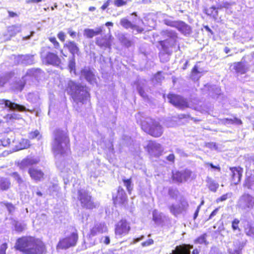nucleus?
<instances>
[{"label": "nucleus", "instance_id": "obj_1", "mask_svg": "<svg viewBox=\"0 0 254 254\" xmlns=\"http://www.w3.org/2000/svg\"><path fill=\"white\" fill-rule=\"evenodd\" d=\"M15 247L26 254H42L46 251L44 243L40 240L32 237L18 239Z\"/></svg>", "mask_w": 254, "mask_h": 254}, {"label": "nucleus", "instance_id": "obj_2", "mask_svg": "<svg viewBox=\"0 0 254 254\" xmlns=\"http://www.w3.org/2000/svg\"><path fill=\"white\" fill-rule=\"evenodd\" d=\"M68 142L69 139L65 131L60 129L55 131L52 149L57 159L67 152Z\"/></svg>", "mask_w": 254, "mask_h": 254}, {"label": "nucleus", "instance_id": "obj_3", "mask_svg": "<svg viewBox=\"0 0 254 254\" xmlns=\"http://www.w3.org/2000/svg\"><path fill=\"white\" fill-rule=\"evenodd\" d=\"M68 86L69 92L75 101L83 103L88 99L89 94L86 86L77 84L72 81L68 82Z\"/></svg>", "mask_w": 254, "mask_h": 254}, {"label": "nucleus", "instance_id": "obj_4", "mask_svg": "<svg viewBox=\"0 0 254 254\" xmlns=\"http://www.w3.org/2000/svg\"><path fill=\"white\" fill-rule=\"evenodd\" d=\"M141 128L146 133L156 137L160 136L163 131L159 123L149 117L141 121Z\"/></svg>", "mask_w": 254, "mask_h": 254}, {"label": "nucleus", "instance_id": "obj_5", "mask_svg": "<svg viewBox=\"0 0 254 254\" xmlns=\"http://www.w3.org/2000/svg\"><path fill=\"white\" fill-rule=\"evenodd\" d=\"M161 34L164 38H167L165 40L160 41L159 44L165 52H167L168 48L174 46L178 38L177 33L172 30H163Z\"/></svg>", "mask_w": 254, "mask_h": 254}, {"label": "nucleus", "instance_id": "obj_6", "mask_svg": "<svg viewBox=\"0 0 254 254\" xmlns=\"http://www.w3.org/2000/svg\"><path fill=\"white\" fill-rule=\"evenodd\" d=\"M50 47L45 46L41 49V57L43 62L47 64L54 65H58L61 63V60L56 53L50 51Z\"/></svg>", "mask_w": 254, "mask_h": 254}, {"label": "nucleus", "instance_id": "obj_7", "mask_svg": "<svg viewBox=\"0 0 254 254\" xmlns=\"http://www.w3.org/2000/svg\"><path fill=\"white\" fill-rule=\"evenodd\" d=\"M237 205L242 210H251L254 208V196L249 193L243 194L239 198Z\"/></svg>", "mask_w": 254, "mask_h": 254}, {"label": "nucleus", "instance_id": "obj_8", "mask_svg": "<svg viewBox=\"0 0 254 254\" xmlns=\"http://www.w3.org/2000/svg\"><path fill=\"white\" fill-rule=\"evenodd\" d=\"M78 239L77 231L73 230L69 237L63 239L60 241L58 245V249H66L70 247L75 245Z\"/></svg>", "mask_w": 254, "mask_h": 254}, {"label": "nucleus", "instance_id": "obj_9", "mask_svg": "<svg viewBox=\"0 0 254 254\" xmlns=\"http://www.w3.org/2000/svg\"><path fill=\"white\" fill-rule=\"evenodd\" d=\"M78 199L83 207L87 209H93L95 207L91 196L85 190H78Z\"/></svg>", "mask_w": 254, "mask_h": 254}, {"label": "nucleus", "instance_id": "obj_10", "mask_svg": "<svg viewBox=\"0 0 254 254\" xmlns=\"http://www.w3.org/2000/svg\"><path fill=\"white\" fill-rule=\"evenodd\" d=\"M168 99L169 102L176 107L182 108L188 107L189 106L187 100L180 96L169 94L168 95Z\"/></svg>", "mask_w": 254, "mask_h": 254}, {"label": "nucleus", "instance_id": "obj_11", "mask_svg": "<svg viewBox=\"0 0 254 254\" xmlns=\"http://www.w3.org/2000/svg\"><path fill=\"white\" fill-rule=\"evenodd\" d=\"M173 180L178 183H182L187 181L190 177L192 172L189 170L182 171L173 172Z\"/></svg>", "mask_w": 254, "mask_h": 254}, {"label": "nucleus", "instance_id": "obj_12", "mask_svg": "<svg viewBox=\"0 0 254 254\" xmlns=\"http://www.w3.org/2000/svg\"><path fill=\"white\" fill-rule=\"evenodd\" d=\"M81 77L84 78L92 85L97 84V79L94 71L88 67H85L81 71Z\"/></svg>", "mask_w": 254, "mask_h": 254}, {"label": "nucleus", "instance_id": "obj_13", "mask_svg": "<svg viewBox=\"0 0 254 254\" xmlns=\"http://www.w3.org/2000/svg\"><path fill=\"white\" fill-rule=\"evenodd\" d=\"M0 105H4V108H8L9 110H17L20 112L29 111L23 105L12 102L10 100L5 99L0 100Z\"/></svg>", "mask_w": 254, "mask_h": 254}, {"label": "nucleus", "instance_id": "obj_14", "mask_svg": "<svg viewBox=\"0 0 254 254\" xmlns=\"http://www.w3.org/2000/svg\"><path fill=\"white\" fill-rule=\"evenodd\" d=\"M130 230L129 224L125 220H121L116 225L115 234L122 237L127 235Z\"/></svg>", "mask_w": 254, "mask_h": 254}, {"label": "nucleus", "instance_id": "obj_15", "mask_svg": "<svg viewBox=\"0 0 254 254\" xmlns=\"http://www.w3.org/2000/svg\"><path fill=\"white\" fill-rule=\"evenodd\" d=\"M28 172L31 179L36 182L41 181L44 179V173L37 167L29 168Z\"/></svg>", "mask_w": 254, "mask_h": 254}, {"label": "nucleus", "instance_id": "obj_16", "mask_svg": "<svg viewBox=\"0 0 254 254\" xmlns=\"http://www.w3.org/2000/svg\"><path fill=\"white\" fill-rule=\"evenodd\" d=\"M39 162V159L32 157H27L23 159L18 163V166L20 169L22 171L26 170L30 166L37 164Z\"/></svg>", "mask_w": 254, "mask_h": 254}, {"label": "nucleus", "instance_id": "obj_17", "mask_svg": "<svg viewBox=\"0 0 254 254\" xmlns=\"http://www.w3.org/2000/svg\"><path fill=\"white\" fill-rule=\"evenodd\" d=\"M188 206L187 202L185 201H182L180 204H172L169 206L170 212L175 216L182 213L187 208Z\"/></svg>", "mask_w": 254, "mask_h": 254}, {"label": "nucleus", "instance_id": "obj_18", "mask_svg": "<svg viewBox=\"0 0 254 254\" xmlns=\"http://www.w3.org/2000/svg\"><path fill=\"white\" fill-rule=\"evenodd\" d=\"M148 149L149 153L155 156H159L163 151L161 144L154 141L149 142Z\"/></svg>", "mask_w": 254, "mask_h": 254}, {"label": "nucleus", "instance_id": "obj_19", "mask_svg": "<svg viewBox=\"0 0 254 254\" xmlns=\"http://www.w3.org/2000/svg\"><path fill=\"white\" fill-rule=\"evenodd\" d=\"M230 170L231 172L232 182L235 185L238 184L240 183L242 176L243 172V169L240 167H233L230 168Z\"/></svg>", "mask_w": 254, "mask_h": 254}, {"label": "nucleus", "instance_id": "obj_20", "mask_svg": "<svg viewBox=\"0 0 254 254\" xmlns=\"http://www.w3.org/2000/svg\"><path fill=\"white\" fill-rule=\"evenodd\" d=\"M114 202L115 204H123L127 200V196L124 189L119 187L118 190V194L115 197L113 196Z\"/></svg>", "mask_w": 254, "mask_h": 254}, {"label": "nucleus", "instance_id": "obj_21", "mask_svg": "<svg viewBox=\"0 0 254 254\" xmlns=\"http://www.w3.org/2000/svg\"><path fill=\"white\" fill-rule=\"evenodd\" d=\"M193 248L192 245H183L177 246L170 254H190V250Z\"/></svg>", "mask_w": 254, "mask_h": 254}, {"label": "nucleus", "instance_id": "obj_22", "mask_svg": "<svg viewBox=\"0 0 254 254\" xmlns=\"http://www.w3.org/2000/svg\"><path fill=\"white\" fill-rule=\"evenodd\" d=\"M174 28L184 35L190 34L191 32L190 27L182 21H177Z\"/></svg>", "mask_w": 254, "mask_h": 254}, {"label": "nucleus", "instance_id": "obj_23", "mask_svg": "<svg viewBox=\"0 0 254 254\" xmlns=\"http://www.w3.org/2000/svg\"><path fill=\"white\" fill-rule=\"evenodd\" d=\"M112 36H107L104 37H99L96 38V44L101 48H109L111 47V38Z\"/></svg>", "mask_w": 254, "mask_h": 254}, {"label": "nucleus", "instance_id": "obj_24", "mask_svg": "<svg viewBox=\"0 0 254 254\" xmlns=\"http://www.w3.org/2000/svg\"><path fill=\"white\" fill-rule=\"evenodd\" d=\"M103 27H97L94 29L86 28L84 30L83 35L87 38H92L94 36L101 34Z\"/></svg>", "mask_w": 254, "mask_h": 254}, {"label": "nucleus", "instance_id": "obj_25", "mask_svg": "<svg viewBox=\"0 0 254 254\" xmlns=\"http://www.w3.org/2000/svg\"><path fill=\"white\" fill-rule=\"evenodd\" d=\"M107 230V227L104 224H97L91 229L89 236L94 237L97 234L103 233Z\"/></svg>", "mask_w": 254, "mask_h": 254}, {"label": "nucleus", "instance_id": "obj_26", "mask_svg": "<svg viewBox=\"0 0 254 254\" xmlns=\"http://www.w3.org/2000/svg\"><path fill=\"white\" fill-rule=\"evenodd\" d=\"M64 47L66 48L69 52L72 54V57L75 55H78L79 49L74 42L71 41H67L64 44Z\"/></svg>", "mask_w": 254, "mask_h": 254}, {"label": "nucleus", "instance_id": "obj_27", "mask_svg": "<svg viewBox=\"0 0 254 254\" xmlns=\"http://www.w3.org/2000/svg\"><path fill=\"white\" fill-rule=\"evenodd\" d=\"M120 24L126 29L130 28L133 30H136L138 32H141L143 30L142 28H139L138 26L132 24L126 18H123L121 19Z\"/></svg>", "mask_w": 254, "mask_h": 254}, {"label": "nucleus", "instance_id": "obj_28", "mask_svg": "<svg viewBox=\"0 0 254 254\" xmlns=\"http://www.w3.org/2000/svg\"><path fill=\"white\" fill-rule=\"evenodd\" d=\"M25 84V80L22 78L15 80L10 84V88L15 92L21 91Z\"/></svg>", "mask_w": 254, "mask_h": 254}, {"label": "nucleus", "instance_id": "obj_29", "mask_svg": "<svg viewBox=\"0 0 254 254\" xmlns=\"http://www.w3.org/2000/svg\"><path fill=\"white\" fill-rule=\"evenodd\" d=\"M153 220L157 224H160L163 221L164 215L162 213L159 212L157 210H154L152 213Z\"/></svg>", "mask_w": 254, "mask_h": 254}, {"label": "nucleus", "instance_id": "obj_30", "mask_svg": "<svg viewBox=\"0 0 254 254\" xmlns=\"http://www.w3.org/2000/svg\"><path fill=\"white\" fill-rule=\"evenodd\" d=\"M234 69L238 73L243 74L246 72L247 67L245 64L242 62L236 63L234 64Z\"/></svg>", "mask_w": 254, "mask_h": 254}, {"label": "nucleus", "instance_id": "obj_31", "mask_svg": "<svg viewBox=\"0 0 254 254\" xmlns=\"http://www.w3.org/2000/svg\"><path fill=\"white\" fill-rule=\"evenodd\" d=\"M5 119L8 122H14L16 120H19L21 119V115L18 113L13 112L11 114H8L4 117Z\"/></svg>", "mask_w": 254, "mask_h": 254}, {"label": "nucleus", "instance_id": "obj_32", "mask_svg": "<svg viewBox=\"0 0 254 254\" xmlns=\"http://www.w3.org/2000/svg\"><path fill=\"white\" fill-rule=\"evenodd\" d=\"M30 146V141L27 139L22 138L19 142L18 144L16 145V150H21L28 148Z\"/></svg>", "mask_w": 254, "mask_h": 254}, {"label": "nucleus", "instance_id": "obj_33", "mask_svg": "<svg viewBox=\"0 0 254 254\" xmlns=\"http://www.w3.org/2000/svg\"><path fill=\"white\" fill-rule=\"evenodd\" d=\"M10 176L17 182L20 189L24 186V181L17 172H13Z\"/></svg>", "mask_w": 254, "mask_h": 254}, {"label": "nucleus", "instance_id": "obj_34", "mask_svg": "<svg viewBox=\"0 0 254 254\" xmlns=\"http://www.w3.org/2000/svg\"><path fill=\"white\" fill-rule=\"evenodd\" d=\"M10 186V181L4 178L0 177V190H5L9 189Z\"/></svg>", "mask_w": 254, "mask_h": 254}, {"label": "nucleus", "instance_id": "obj_35", "mask_svg": "<svg viewBox=\"0 0 254 254\" xmlns=\"http://www.w3.org/2000/svg\"><path fill=\"white\" fill-rule=\"evenodd\" d=\"M22 63L25 64H31L34 63V57L31 55H22L20 56Z\"/></svg>", "mask_w": 254, "mask_h": 254}, {"label": "nucleus", "instance_id": "obj_36", "mask_svg": "<svg viewBox=\"0 0 254 254\" xmlns=\"http://www.w3.org/2000/svg\"><path fill=\"white\" fill-rule=\"evenodd\" d=\"M21 31V27L19 25H12L8 28V32L11 36H15Z\"/></svg>", "mask_w": 254, "mask_h": 254}, {"label": "nucleus", "instance_id": "obj_37", "mask_svg": "<svg viewBox=\"0 0 254 254\" xmlns=\"http://www.w3.org/2000/svg\"><path fill=\"white\" fill-rule=\"evenodd\" d=\"M244 185L248 189H253L254 188V176H251L247 177L245 181Z\"/></svg>", "mask_w": 254, "mask_h": 254}, {"label": "nucleus", "instance_id": "obj_38", "mask_svg": "<svg viewBox=\"0 0 254 254\" xmlns=\"http://www.w3.org/2000/svg\"><path fill=\"white\" fill-rule=\"evenodd\" d=\"M123 182L124 186L126 187L127 190L130 193L133 189V184L131 179H126L124 178L123 179Z\"/></svg>", "mask_w": 254, "mask_h": 254}, {"label": "nucleus", "instance_id": "obj_39", "mask_svg": "<svg viewBox=\"0 0 254 254\" xmlns=\"http://www.w3.org/2000/svg\"><path fill=\"white\" fill-rule=\"evenodd\" d=\"M200 73L201 72L198 70L197 66L195 65L192 70L191 78L193 80H198L201 76Z\"/></svg>", "mask_w": 254, "mask_h": 254}, {"label": "nucleus", "instance_id": "obj_40", "mask_svg": "<svg viewBox=\"0 0 254 254\" xmlns=\"http://www.w3.org/2000/svg\"><path fill=\"white\" fill-rule=\"evenodd\" d=\"M163 22L165 24H166L167 26L175 27L176 22H177V21L173 20L171 17L166 16V17H164L163 19Z\"/></svg>", "mask_w": 254, "mask_h": 254}, {"label": "nucleus", "instance_id": "obj_41", "mask_svg": "<svg viewBox=\"0 0 254 254\" xmlns=\"http://www.w3.org/2000/svg\"><path fill=\"white\" fill-rule=\"evenodd\" d=\"M208 185L210 190L214 192H215L219 187V184L211 180L208 181Z\"/></svg>", "mask_w": 254, "mask_h": 254}, {"label": "nucleus", "instance_id": "obj_42", "mask_svg": "<svg viewBox=\"0 0 254 254\" xmlns=\"http://www.w3.org/2000/svg\"><path fill=\"white\" fill-rule=\"evenodd\" d=\"M29 137L31 139L37 138L38 139H40L41 137V135L40 134V132L38 130H35V131L29 133Z\"/></svg>", "mask_w": 254, "mask_h": 254}, {"label": "nucleus", "instance_id": "obj_43", "mask_svg": "<svg viewBox=\"0 0 254 254\" xmlns=\"http://www.w3.org/2000/svg\"><path fill=\"white\" fill-rule=\"evenodd\" d=\"M240 223V221L239 219L235 218L234 219L232 222V228L233 231L238 230L239 231H241L239 227V224Z\"/></svg>", "mask_w": 254, "mask_h": 254}, {"label": "nucleus", "instance_id": "obj_44", "mask_svg": "<svg viewBox=\"0 0 254 254\" xmlns=\"http://www.w3.org/2000/svg\"><path fill=\"white\" fill-rule=\"evenodd\" d=\"M195 243L202 244H204L205 245H207V242L206 240V235L203 234L198 237L197 239L195 240Z\"/></svg>", "mask_w": 254, "mask_h": 254}, {"label": "nucleus", "instance_id": "obj_45", "mask_svg": "<svg viewBox=\"0 0 254 254\" xmlns=\"http://www.w3.org/2000/svg\"><path fill=\"white\" fill-rule=\"evenodd\" d=\"M49 40L52 43L55 49H59L60 48V45L55 37H49Z\"/></svg>", "mask_w": 254, "mask_h": 254}, {"label": "nucleus", "instance_id": "obj_46", "mask_svg": "<svg viewBox=\"0 0 254 254\" xmlns=\"http://www.w3.org/2000/svg\"><path fill=\"white\" fill-rule=\"evenodd\" d=\"M128 0H115L114 5L117 7H121L127 4Z\"/></svg>", "mask_w": 254, "mask_h": 254}, {"label": "nucleus", "instance_id": "obj_47", "mask_svg": "<svg viewBox=\"0 0 254 254\" xmlns=\"http://www.w3.org/2000/svg\"><path fill=\"white\" fill-rule=\"evenodd\" d=\"M25 226L24 224L19 222H16L15 225V229L16 231L22 232L25 229Z\"/></svg>", "mask_w": 254, "mask_h": 254}, {"label": "nucleus", "instance_id": "obj_48", "mask_svg": "<svg viewBox=\"0 0 254 254\" xmlns=\"http://www.w3.org/2000/svg\"><path fill=\"white\" fill-rule=\"evenodd\" d=\"M233 245L234 249H241L244 247L243 244L240 241H236L234 242Z\"/></svg>", "mask_w": 254, "mask_h": 254}, {"label": "nucleus", "instance_id": "obj_49", "mask_svg": "<svg viewBox=\"0 0 254 254\" xmlns=\"http://www.w3.org/2000/svg\"><path fill=\"white\" fill-rule=\"evenodd\" d=\"M232 196L231 193H227L222 195L220 197L217 199V201H223L226 200L228 198L231 197Z\"/></svg>", "mask_w": 254, "mask_h": 254}, {"label": "nucleus", "instance_id": "obj_50", "mask_svg": "<svg viewBox=\"0 0 254 254\" xmlns=\"http://www.w3.org/2000/svg\"><path fill=\"white\" fill-rule=\"evenodd\" d=\"M10 143V140L8 138H4L0 141V145L3 146H6L8 145Z\"/></svg>", "mask_w": 254, "mask_h": 254}, {"label": "nucleus", "instance_id": "obj_51", "mask_svg": "<svg viewBox=\"0 0 254 254\" xmlns=\"http://www.w3.org/2000/svg\"><path fill=\"white\" fill-rule=\"evenodd\" d=\"M122 43L127 47H130L132 45L131 41L126 38H124L122 40Z\"/></svg>", "mask_w": 254, "mask_h": 254}, {"label": "nucleus", "instance_id": "obj_52", "mask_svg": "<svg viewBox=\"0 0 254 254\" xmlns=\"http://www.w3.org/2000/svg\"><path fill=\"white\" fill-rule=\"evenodd\" d=\"M101 242L106 245H109L110 243V239L108 236L102 237L101 239Z\"/></svg>", "mask_w": 254, "mask_h": 254}, {"label": "nucleus", "instance_id": "obj_53", "mask_svg": "<svg viewBox=\"0 0 254 254\" xmlns=\"http://www.w3.org/2000/svg\"><path fill=\"white\" fill-rule=\"evenodd\" d=\"M58 38L62 42H64L65 39V34L63 31H60L58 34Z\"/></svg>", "mask_w": 254, "mask_h": 254}, {"label": "nucleus", "instance_id": "obj_54", "mask_svg": "<svg viewBox=\"0 0 254 254\" xmlns=\"http://www.w3.org/2000/svg\"><path fill=\"white\" fill-rule=\"evenodd\" d=\"M7 244L4 243L0 246V254H5V251L7 249Z\"/></svg>", "mask_w": 254, "mask_h": 254}, {"label": "nucleus", "instance_id": "obj_55", "mask_svg": "<svg viewBox=\"0 0 254 254\" xmlns=\"http://www.w3.org/2000/svg\"><path fill=\"white\" fill-rule=\"evenodd\" d=\"M241 250V249H234V250L229 249L228 252L229 254H242Z\"/></svg>", "mask_w": 254, "mask_h": 254}, {"label": "nucleus", "instance_id": "obj_56", "mask_svg": "<svg viewBox=\"0 0 254 254\" xmlns=\"http://www.w3.org/2000/svg\"><path fill=\"white\" fill-rule=\"evenodd\" d=\"M5 206L10 213L14 211V207L12 204L7 203L5 204Z\"/></svg>", "mask_w": 254, "mask_h": 254}, {"label": "nucleus", "instance_id": "obj_57", "mask_svg": "<svg viewBox=\"0 0 254 254\" xmlns=\"http://www.w3.org/2000/svg\"><path fill=\"white\" fill-rule=\"evenodd\" d=\"M153 243V241L152 239H149L146 242H142L141 245L142 247L148 246Z\"/></svg>", "mask_w": 254, "mask_h": 254}, {"label": "nucleus", "instance_id": "obj_58", "mask_svg": "<svg viewBox=\"0 0 254 254\" xmlns=\"http://www.w3.org/2000/svg\"><path fill=\"white\" fill-rule=\"evenodd\" d=\"M67 33L72 37L74 38L76 36V32L73 31L72 29L68 28L67 29Z\"/></svg>", "mask_w": 254, "mask_h": 254}, {"label": "nucleus", "instance_id": "obj_59", "mask_svg": "<svg viewBox=\"0 0 254 254\" xmlns=\"http://www.w3.org/2000/svg\"><path fill=\"white\" fill-rule=\"evenodd\" d=\"M75 66V59L74 57H72V59L70 61L69 63V68L72 69Z\"/></svg>", "mask_w": 254, "mask_h": 254}, {"label": "nucleus", "instance_id": "obj_60", "mask_svg": "<svg viewBox=\"0 0 254 254\" xmlns=\"http://www.w3.org/2000/svg\"><path fill=\"white\" fill-rule=\"evenodd\" d=\"M166 159L170 162H174L175 160V155L173 154H170L166 157Z\"/></svg>", "mask_w": 254, "mask_h": 254}, {"label": "nucleus", "instance_id": "obj_61", "mask_svg": "<svg viewBox=\"0 0 254 254\" xmlns=\"http://www.w3.org/2000/svg\"><path fill=\"white\" fill-rule=\"evenodd\" d=\"M137 90H138V91L139 94L140 95V96H141L143 98L146 97V95L141 88L138 87Z\"/></svg>", "mask_w": 254, "mask_h": 254}, {"label": "nucleus", "instance_id": "obj_62", "mask_svg": "<svg viewBox=\"0 0 254 254\" xmlns=\"http://www.w3.org/2000/svg\"><path fill=\"white\" fill-rule=\"evenodd\" d=\"M218 208H216L215 210H214L212 213L210 214V216H209V219H212L214 216H215L216 215V214L218 212Z\"/></svg>", "mask_w": 254, "mask_h": 254}, {"label": "nucleus", "instance_id": "obj_63", "mask_svg": "<svg viewBox=\"0 0 254 254\" xmlns=\"http://www.w3.org/2000/svg\"><path fill=\"white\" fill-rule=\"evenodd\" d=\"M207 147L210 148L211 149H216V145L215 143H209L207 144Z\"/></svg>", "mask_w": 254, "mask_h": 254}, {"label": "nucleus", "instance_id": "obj_64", "mask_svg": "<svg viewBox=\"0 0 254 254\" xmlns=\"http://www.w3.org/2000/svg\"><path fill=\"white\" fill-rule=\"evenodd\" d=\"M6 82V79L5 77H0V87H2Z\"/></svg>", "mask_w": 254, "mask_h": 254}]
</instances>
